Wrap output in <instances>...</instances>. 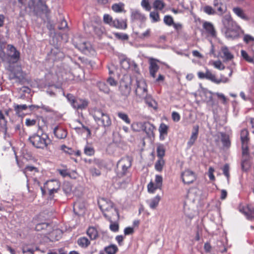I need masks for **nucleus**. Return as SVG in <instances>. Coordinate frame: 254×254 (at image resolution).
Segmentation results:
<instances>
[{
    "mask_svg": "<svg viewBox=\"0 0 254 254\" xmlns=\"http://www.w3.org/2000/svg\"><path fill=\"white\" fill-rule=\"evenodd\" d=\"M240 138L242 144H249L250 137L248 130L246 128L243 129L240 133Z\"/></svg>",
    "mask_w": 254,
    "mask_h": 254,
    "instance_id": "nucleus-24",
    "label": "nucleus"
},
{
    "mask_svg": "<svg viewBox=\"0 0 254 254\" xmlns=\"http://www.w3.org/2000/svg\"><path fill=\"white\" fill-rule=\"evenodd\" d=\"M221 52L223 54L222 58L226 61H230L234 58L233 55L231 53L228 48L226 47H222Z\"/></svg>",
    "mask_w": 254,
    "mask_h": 254,
    "instance_id": "nucleus-32",
    "label": "nucleus"
},
{
    "mask_svg": "<svg viewBox=\"0 0 254 254\" xmlns=\"http://www.w3.org/2000/svg\"><path fill=\"white\" fill-rule=\"evenodd\" d=\"M127 19H120L119 18L114 19V21L112 27L118 29L125 30L127 27Z\"/></svg>",
    "mask_w": 254,
    "mask_h": 254,
    "instance_id": "nucleus-20",
    "label": "nucleus"
},
{
    "mask_svg": "<svg viewBox=\"0 0 254 254\" xmlns=\"http://www.w3.org/2000/svg\"><path fill=\"white\" fill-rule=\"evenodd\" d=\"M51 225L50 224L46 222L38 223L36 224L35 229L37 231H41L45 233L47 230L51 229Z\"/></svg>",
    "mask_w": 254,
    "mask_h": 254,
    "instance_id": "nucleus-26",
    "label": "nucleus"
},
{
    "mask_svg": "<svg viewBox=\"0 0 254 254\" xmlns=\"http://www.w3.org/2000/svg\"><path fill=\"white\" fill-rule=\"evenodd\" d=\"M213 5L216 8L217 14L222 15L227 10L225 4L222 2V0H214Z\"/></svg>",
    "mask_w": 254,
    "mask_h": 254,
    "instance_id": "nucleus-21",
    "label": "nucleus"
},
{
    "mask_svg": "<svg viewBox=\"0 0 254 254\" xmlns=\"http://www.w3.org/2000/svg\"><path fill=\"white\" fill-rule=\"evenodd\" d=\"M229 170V164H225L222 168V171L223 174L227 177L228 180H229L230 178Z\"/></svg>",
    "mask_w": 254,
    "mask_h": 254,
    "instance_id": "nucleus-59",
    "label": "nucleus"
},
{
    "mask_svg": "<svg viewBox=\"0 0 254 254\" xmlns=\"http://www.w3.org/2000/svg\"><path fill=\"white\" fill-rule=\"evenodd\" d=\"M117 116L119 118L124 121L126 124H130V120L127 114L120 112L117 113Z\"/></svg>",
    "mask_w": 254,
    "mask_h": 254,
    "instance_id": "nucleus-47",
    "label": "nucleus"
},
{
    "mask_svg": "<svg viewBox=\"0 0 254 254\" xmlns=\"http://www.w3.org/2000/svg\"><path fill=\"white\" fill-rule=\"evenodd\" d=\"M135 93L139 98H143L147 94V85L144 80H136Z\"/></svg>",
    "mask_w": 254,
    "mask_h": 254,
    "instance_id": "nucleus-7",
    "label": "nucleus"
},
{
    "mask_svg": "<svg viewBox=\"0 0 254 254\" xmlns=\"http://www.w3.org/2000/svg\"><path fill=\"white\" fill-rule=\"evenodd\" d=\"M199 126L195 125L193 127L191 136L187 142V146L189 147L192 146L196 140L199 132Z\"/></svg>",
    "mask_w": 254,
    "mask_h": 254,
    "instance_id": "nucleus-17",
    "label": "nucleus"
},
{
    "mask_svg": "<svg viewBox=\"0 0 254 254\" xmlns=\"http://www.w3.org/2000/svg\"><path fill=\"white\" fill-rule=\"evenodd\" d=\"M165 165V161L164 158H158L154 165V168L156 171L161 172Z\"/></svg>",
    "mask_w": 254,
    "mask_h": 254,
    "instance_id": "nucleus-34",
    "label": "nucleus"
},
{
    "mask_svg": "<svg viewBox=\"0 0 254 254\" xmlns=\"http://www.w3.org/2000/svg\"><path fill=\"white\" fill-rule=\"evenodd\" d=\"M161 200V197L159 195H156L154 197L148 201L149 206L152 209H155L158 205Z\"/></svg>",
    "mask_w": 254,
    "mask_h": 254,
    "instance_id": "nucleus-33",
    "label": "nucleus"
},
{
    "mask_svg": "<svg viewBox=\"0 0 254 254\" xmlns=\"http://www.w3.org/2000/svg\"><path fill=\"white\" fill-rule=\"evenodd\" d=\"M150 17L153 22H158L160 20V16L157 12L152 11L150 13Z\"/></svg>",
    "mask_w": 254,
    "mask_h": 254,
    "instance_id": "nucleus-57",
    "label": "nucleus"
},
{
    "mask_svg": "<svg viewBox=\"0 0 254 254\" xmlns=\"http://www.w3.org/2000/svg\"><path fill=\"white\" fill-rule=\"evenodd\" d=\"M114 35L116 38L122 40H127L129 38L127 34L125 33H115Z\"/></svg>",
    "mask_w": 254,
    "mask_h": 254,
    "instance_id": "nucleus-54",
    "label": "nucleus"
},
{
    "mask_svg": "<svg viewBox=\"0 0 254 254\" xmlns=\"http://www.w3.org/2000/svg\"><path fill=\"white\" fill-rule=\"evenodd\" d=\"M111 224L110 225V229L111 231L114 232H117L119 231V225L118 222L116 221H113L112 222H110Z\"/></svg>",
    "mask_w": 254,
    "mask_h": 254,
    "instance_id": "nucleus-55",
    "label": "nucleus"
},
{
    "mask_svg": "<svg viewBox=\"0 0 254 254\" xmlns=\"http://www.w3.org/2000/svg\"><path fill=\"white\" fill-rule=\"evenodd\" d=\"M131 19L133 20L142 21L145 19V16L138 11H134L131 13Z\"/></svg>",
    "mask_w": 254,
    "mask_h": 254,
    "instance_id": "nucleus-37",
    "label": "nucleus"
},
{
    "mask_svg": "<svg viewBox=\"0 0 254 254\" xmlns=\"http://www.w3.org/2000/svg\"><path fill=\"white\" fill-rule=\"evenodd\" d=\"M158 130L160 140H164L168 135L169 126L162 123L160 125Z\"/></svg>",
    "mask_w": 254,
    "mask_h": 254,
    "instance_id": "nucleus-22",
    "label": "nucleus"
},
{
    "mask_svg": "<svg viewBox=\"0 0 254 254\" xmlns=\"http://www.w3.org/2000/svg\"><path fill=\"white\" fill-rule=\"evenodd\" d=\"M195 173L190 169H186L181 173V178L183 183L190 185L193 183L196 179Z\"/></svg>",
    "mask_w": 254,
    "mask_h": 254,
    "instance_id": "nucleus-8",
    "label": "nucleus"
},
{
    "mask_svg": "<svg viewBox=\"0 0 254 254\" xmlns=\"http://www.w3.org/2000/svg\"><path fill=\"white\" fill-rule=\"evenodd\" d=\"M212 64L214 66V67L219 70H223L225 68L224 65L222 64V62L220 61H214L213 62Z\"/></svg>",
    "mask_w": 254,
    "mask_h": 254,
    "instance_id": "nucleus-58",
    "label": "nucleus"
},
{
    "mask_svg": "<svg viewBox=\"0 0 254 254\" xmlns=\"http://www.w3.org/2000/svg\"><path fill=\"white\" fill-rule=\"evenodd\" d=\"M132 80L129 76H124L120 82L119 91L122 96L127 97L131 92Z\"/></svg>",
    "mask_w": 254,
    "mask_h": 254,
    "instance_id": "nucleus-4",
    "label": "nucleus"
},
{
    "mask_svg": "<svg viewBox=\"0 0 254 254\" xmlns=\"http://www.w3.org/2000/svg\"><path fill=\"white\" fill-rule=\"evenodd\" d=\"M221 140L224 147L229 148L231 146V141L229 135L224 132H220Z\"/></svg>",
    "mask_w": 254,
    "mask_h": 254,
    "instance_id": "nucleus-29",
    "label": "nucleus"
},
{
    "mask_svg": "<svg viewBox=\"0 0 254 254\" xmlns=\"http://www.w3.org/2000/svg\"><path fill=\"white\" fill-rule=\"evenodd\" d=\"M241 55L243 58L247 62L251 63L253 62V59L250 57L248 53L244 50L241 51Z\"/></svg>",
    "mask_w": 254,
    "mask_h": 254,
    "instance_id": "nucleus-60",
    "label": "nucleus"
},
{
    "mask_svg": "<svg viewBox=\"0 0 254 254\" xmlns=\"http://www.w3.org/2000/svg\"><path fill=\"white\" fill-rule=\"evenodd\" d=\"M197 76L199 79H206L217 84H219L221 83H225L228 82L229 80L228 77H225L222 74L220 75V78H217L216 75L207 68H206L205 73L202 71H198L197 72Z\"/></svg>",
    "mask_w": 254,
    "mask_h": 254,
    "instance_id": "nucleus-3",
    "label": "nucleus"
},
{
    "mask_svg": "<svg viewBox=\"0 0 254 254\" xmlns=\"http://www.w3.org/2000/svg\"><path fill=\"white\" fill-rule=\"evenodd\" d=\"M159 61L151 59L149 61V71L150 75L153 78H155L156 77V73L159 69V65L157 63Z\"/></svg>",
    "mask_w": 254,
    "mask_h": 254,
    "instance_id": "nucleus-14",
    "label": "nucleus"
},
{
    "mask_svg": "<svg viewBox=\"0 0 254 254\" xmlns=\"http://www.w3.org/2000/svg\"><path fill=\"white\" fill-rule=\"evenodd\" d=\"M6 120L1 110H0V126L1 127L6 129Z\"/></svg>",
    "mask_w": 254,
    "mask_h": 254,
    "instance_id": "nucleus-48",
    "label": "nucleus"
},
{
    "mask_svg": "<svg viewBox=\"0 0 254 254\" xmlns=\"http://www.w3.org/2000/svg\"><path fill=\"white\" fill-rule=\"evenodd\" d=\"M222 21L224 25L228 29H233L236 25L235 22L230 15H226L224 17Z\"/></svg>",
    "mask_w": 254,
    "mask_h": 254,
    "instance_id": "nucleus-23",
    "label": "nucleus"
},
{
    "mask_svg": "<svg viewBox=\"0 0 254 254\" xmlns=\"http://www.w3.org/2000/svg\"><path fill=\"white\" fill-rule=\"evenodd\" d=\"M121 67L125 70H127L130 67V63L127 59H123L120 62Z\"/></svg>",
    "mask_w": 254,
    "mask_h": 254,
    "instance_id": "nucleus-51",
    "label": "nucleus"
},
{
    "mask_svg": "<svg viewBox=\"0 0 254 254\" xmlns=\"http://www.w3.org/2000/svg\"><path fill=\"white\" fill-rule=\"evenodd\" d=\"M84 152L87 155L92 156L94 154L95 150L92 147L87 145L84 148Z\"/></svg>",
    "mask_w": 254,
    "mask_h": 254,
    "instance_id": "nucleus-52",
    "label": "nucleus"
},
{
    "mask_svg": "<svg viewBox=\"0 0 254 254\" xmlns=\"http://www.w3.org/2000/svg\"><path fill=\"white\" fill-rule=\"evenodd\" d=\"M203 11L208 15H214L216 14V10L210 5H205L202 8Z\"/></svg>",
    "mask_w": 254,
    "mask_h": 254,
    "instance_id": "nucleus-42",
    "label": "nucleus"
},
{
    "mask_svg": "<svg viewBox=\"0 0 254 254\" xmlns=\"http://www.w3.org/2000/svg\"><path fill=\"white\" fill-rule=\"evenodd\" d=\"M112 10L116 13H122L126 12L125 10V4L123 2L114 3L111 7Z\"/></svg>",
    "mask_w": 254,
    "mask_h": 254,
    "instance_id": "nucleus-28",
    "label": "nucleus"
},
{
    "mask_svg": "<svg viewBox=\"0 0 254 254\" xmlns=\"http://www.w3.org/2000/svg\"><path fill=\"white\" fill-rule=\"evenodd\" d=\"M153 5L155 9L161 10L164 8L165 4L161 0H155L153 2Z\"/></svg>",
    "mask_w": 254,
    "mask_h": 254,
    "instance_id": "nucleus-46",
    "label": "nucleus"
},
{
    "mask_svg": "<svg viewBox=\"0 0 254 254\" xmlns=\"http://www.w3.org/2000/svg\"><path fill=\"white\" fill-rule=\"evenodd\" d=\"M143 123L142 122H135L131 125V128L134 131H140L142 130Z\"/></svg>",
    "mask_w": 254,
    "mask_h": 254,
    "instance_id": "nucleus-45",
    "label": "nucleus"
},
{
    "mask_svg": "<svg viewBox=\"0 0 254 254\" xmlns=\"http://www.w3.org/2000/svg\"><path fill=\"white\" fill-rule=\"evenodd\" d=\"M118 251V248L115 245H111L105 248V252L107 254H116Z\"/></svg>",
    "mask_w": 254,
    "mask_h": 254,
    "instance_id": "nucleus-40",
    "label": "nucleus"
},
{
    "mask_svg": "<svg viewBox=\"0 0 254 254\" xmlns=\"http://www.w3.org/2000/svg\"><path fill=\"white\" fill-rule=\"evenodd\" d=\"M104 216L110 222L118 221L119 219V213L116 207L111 208L108 211L102 212Z\"/></svg>",
    "mask_w": 254,
    "mask_h": 254,
    "instance_id": "nucleus-12",
    "label": "nucleus"
},
{
    "mask_svg": "<svg viewBox=\"0 0 254 254\" xmlns=\"http://www.w3.org/2000/svg\"><path fill=\"white\" fill-rule=\"evenodd\" d=\"M37 168L31 166H26L24 169L23 170V173L26 176V177H28L29 176L31 175L30 172H38Z\"/></svg>",
    "mask_w": 254,
    "mask_h": 254,
    "instance_id": "nucleus-44",
    "label": "nucleus"
},
{
    "mask_svg": "<svg viewBox=\"0 0 254 254\" xmlns=\"http://www.w3.org/2000/svg\"><path fill=\"white\" fill-rule=\"evenodd\" d=\"M80 51L88 56H93L95 53V51L89 42H83L80 44Z\"/></svg>",
    "mask_w": 254,
    "mask_h": 254,
    "instance_id": "nucleus-15",
    "label": "nucleus"
},
{
    "mask_svg": "<svg viewBox=\"0 0 254 254\" xmlns=\"http://www.w3.org/2000/svg\"><path fill=\"white\" fill-rule=\"evenodd\" d=\"M92 115L97 123L100 122L101 126L104 128L109 127L112 125L111 119L106 113H105L100 109L95 108L92 111Z\"/></svg>",
    "mask_w": 254,
    "mask_h": 254,
    "instance_id": "nucleus-2",
    "label": "nucleus"
},
{
    "mask_svg": "<svg viewBox=\"0 0 254 254\" xmlns=\"http://www.w3.org/2000/svg\"><path fill=\"white\" fill-rule=\"evenodd\" d=\"M132 159L131 157L126 156L122 157L118 162L117 165L121 168V171L118 173L119 177L126 175L128 170L132 165Z\"/></svg>",
    "mask_w": 254,
    "mask_h": 254,
    "instance_id": "nucleus-5",
    "label": "nucleus"
},
{
    "mask_svg": "<svg viewBox=\"0 0 254 254\" xmlns=\"http://www.w3.org/2000/svg\"><path fill=\"white\" fill-rule=\"evenodd\" d=\"M37 120L36 119H31L27 118L25 120V125L27 127L33 126L36 124Z\"/></svg>",
    "mask_w": 254,
    "mask_h": 254,
    "instance_id": "nucleus-62",
    "label": "nucleus"
},
{
    "mask_svg": "<svg viewBox=\"0 0 254 254\" xmlns=\"http://www.w3.org/2000/svg\"><path fill=\"white\" fill-rule=\"evenodd\" d=\"M80 134L82 135L85 136L86 138H88L91 137V131L90 129L84 126V125H82V127H80Z\"/></svg>",
    "mask_w": 254,
    "mask_h": 254,
    "instance_id": "nucleus-41",
    "label": "nucleus"
},
{
    "mask_svg": "<svg viewBox=\"0 0 254 254\" xmlns=\"http://www.w3.org/2000/svg\"><path fill=\"white\" fill-rule=\"evenodd\" d=\"M215 95L217 96V97L220 99L222 101V103L224 105H226L227 104L228 101V99L225 97V96L220 93H215Z\"/></svg>",
    "mask_w": 254,
    "mask_h": 254,
    "instance_id": "nucleus-56",
    "label": "nucleus"
},
{
    "mask_svg": "<svg viewBox=\"0 0 254 254\" xmlns=\"http://www.w3.org/2000/svg\"><path fill=\"white\" fill-rule=\"evenodd\" d=\"M67 98L68 100L70 102L71 104L73 107V108L78 109L79 108V105L78 104L77 102L75 100L74 96H73L71 94H68L67 95Z\"/></svg>",
    "mask_w": 254,
    "mask_h": 254,
    "instance_id": "nucleus-49",
    "label": "nucleus"
},
{
    "mask_svg": "<svg viewBox=\"0 0 254 254\" xmlns=\"http://www.w3.org/2000/svg\"><path fill=\"white\" fill-rule=\"evenodd\" d=\"M166 148L164 144H159L156 148L157 156L158 158H163L165 155Z\"/></svg>",
    "mask_w": 254,
    "mask_h": 254,
    "instance_id": "nucleus-35",
    "label": "nucleus"
},
{
    "mask_svg": "<svg viewBox=\"0 0 254 254\" xmlns=\"http://www.w3.org/2000/svg\"><path fill=\"white\" fill-rule=\"evenodd\" d=\"M14 109L15 111L16 114L19 116H21V113L23 110H26L28 107L26 105H14Z\"/></svg>",
    "mask_w": 254,
    "mask_h": 254,
    "instance_id": "nucleus-39",
    "label": "nucleus"
},
{
    "mask_svg": "<svg viewBox=\"0 0 254 254\" xmlns=\"http://www.w3.org/2000/svg\"><path fill=\"white\" fill-rule=\"evenodd\" d=\"M98 87L99 90L105 93H109L110 89L108 85L104 82H99L97 83Z\"/></svg>",
    "mask_w": 254,
    "mask_h": 254,
    "instance_id": "nucleus-43",
    "label": "nucleus"
},
{
    "mask_svg": "<svg viewBox=\"0 0 254 254\" xmlns=\"http://www.w3.org/2000/svg\"><path fill=\"white\" fill-rule=\"evenodd\" d=\"M204 94L206 97V103L209 106L213 107L215 105V101L213 97V95H215V93H213L210 91H206Z\"/></svg>",
    "mask_w": 254,
    "mask_h": 254,
    "instance_id": "nucleus-30",
    "label": "nucleus"
},
{
    "mask_svg": "<svg viewBox=\"0 0 254 254\" xmlns=\"http://www.w3.org/2000/svg\"><path fill=\"white\" fill-rule=\"evenodd\" d=\"M53 132L55 136L59 139H63L67 135L66 130L61 126H57L53 128Z\"/></svg>",
    "mask_w": 254,
    "mask_h": 254,
    "instance_id": "nucleus-19",
    "label": "nucleus"
},
{
    "mask_svg": "<svg viewBox=\"0 0 254 254\" xmlns=\"http://www.w3.org/2000/svg\"><path fill=\"white\" fill-rule=\"evenodd\" d=\"M143 98L144 99L145 103L149 107L152 108L155 110L157 109V103L152 98L151 96L148 95L147 94L146 96Z\"/></svg>",
    "mask_w": 254,
    "mask_h": 254,
    "instance_id": "nucleus-27",
    "label": "nucleus"
},
{
    "mask_svg": "<svg viewBox=\"0 0 254 254\" xmlns=\"http://www.w3.org/2000/svg\"><path fill=\"white\" fill-rule=\"evenodd\" d=\"M163 178L161 175L155 176V183L151 181L147 185L148 191L149 193H153L157 189L161 190L162 187Z\"/></svg>",
    "mask_w": 254,
    "mask_h": 254,
    "instance_id": "nucleus-9",
    "label": "nucleus"
},
{
    "mask_svg": "<svg viewBox=\"0 0 254 254\" xmlns=\"http://www.w3.org/2000/svg\"><path fill=\"white\" fill-rule=\"evenodd\" d=\"M8 70L10 71V76L11 79L18 78L22 77V71L20 65L12 63H9Z\"/></svg>",
    "mask_w": 254,
    "mask_h": 254,
    "instance_id": "nucleus-10",
    "label": "nucleus"
},
{
    "mask_svg": "<svg viewBox=\"0 0 254 254\" xmlns=\"http://www.w3.org/2000/svg\"><path fill=\"white\" fill-rule=\"evenodd\" d=\"M142 130H143L149 137L154 136L155 126L148 122H143Z\"/></svg>",
    "mask_w": 254,
    "mask_h": 254,
    "instance_id": "nucleus-18",
    "label": "nucleus"
},
{
    "mask_svg": "<svg viewBox=\"0 0 254 254\" xmlns=\"http://www.w3.org/2000/svg\"><path fill=\"white\" fill-rule=\"evenodd\" d=\"M90 244V241L86 237L80 238V247L82 248H87Z\"/></svg>",
    "mask_w": 254,
    "mask_h": 254,
    "instance_id": "nucleus-53",
    "label": "nucleus"
},
{
    "mask_svg": "<svg viewBox=\"0 0 254 254\" xmlns=\"http://www.w3.org/2000/svg\"><path fill=\"white\" fill-rule=\"evenodd\" d=\"M98 203L102 212L106 210L108 211L111 209V208L115 207L112 201L105 198H101L98 200Z\"/></svg>",
    "mask_w": 254,
    "mask_h": 254,
    "instance_id": "nucleus-13",
    "label": "nucleus"
},
{
    "mask_svg": "<svg viewBox=\"0 0 254 254\" xmlns=\"http://www.w3.org/2000/svg\"><path fill=\"white\" fill-rule=\"evenodd\" d=\"M103 20L105 24L109 25L110 26L112 27L114 19L113 17L107 13L103 15Z\"/></svg>",
    "mask_w": 254,
    "mask_h": 254,
    "instance_id": "nucleus-38",
    "label": "nucleus"
},
{
    "mask_svg": "<svg viewBox=\"0 0 254 254\" xmlns=\"http://www.w3.org/2000/svg\"><path fill=\"white\" fill-rule=\"evenodd\" d=\"M9 63H16L20 59V52L12 45H7Z\"/></svg>",
    "mask_w": 254,
    "mask_h": 254,
    "instance_id": "nucleus-11",
    "label": "nucleus"
},
{
    "mask_svg": "<svg viewBox=\"0 0 254 254\" xmlns=\"http://www.w3.org/2000/svg\"><path fill=\"white\" fill-rule=\"evenodd\" d=\"M60 188V182L56 180H51L47 181L44 186V188H41L43 193L44 192V190L46 189L49 191L50 195H53L54 193L57 192Z\"/></svg>",
    "mask_w": 254,
    "mask_h": 254,
    "instance_id": "nucleus-6",
    "label": "nucleus"
},
{
    "mask_svg": "<svg viewBox=\"0 0 254 254\" xmlns=\"http://www.w3.org/2000/svg\"><path fill=\"white\" fill-rule=\"evenodd\" d=\"M173 27L175 29L176 32L179 34L181 33L183 29V25L180 23H175L173 25Z\"/></svg>",
    "mask_w": 254,
    "mask_h": 254,
    "instance_id": "nucleus-61",
    "label": "nucleus"
},
{
    "mask_svg": "<svg viewBox=\"0 0 254 254\" xmlns=\"http://www.w3.org/2000/svg\"><path fill=\"white\" fill-rule=\"evenodd\" d=\"M206 33L212 38H216L217 33L213 25L210 22L205 21L202 24Z\"/></svg>",
    "mask_w": 254,
    "mask_h": 254,
    "instance_id": "nucleus-16",
    "label": "nucleus"
},
{
    "mask_svg": "<svg viewBox=\"0 0 254 254\" xmlns=\"http://www.w3.org/2000/svg\"><path fill=\"white\" fill-rule=\"evenodd\" d=\"M66 28H67V23L65 19H63L59 23L58 29L62 30Z\"/></svg>",
    "mask_w": 254,
    "mask_h": 254,
    "instance_id": "nucleus-63",
    "label": "nucleus"
},
{
    "mask_svg": "<svg viewBox=\"0 0 254 254\" xmlns=\"http://www.w3.org/2000/svg\"><path fill=\"white\" fill-rule=\"evenodd\" d=\"M62 232L60 229L53 230L49 233V238L51 241L59 240L62 236Z\"/></svg>",
    "mask_w": 254,
    "mask_h": 254,
    "instance_id": "nucleus-25",
    "label": "nucleus"
},
{
    "mask_svg": "<svg viewBox=\"0 0 254 254\" xmlns=\"http://www.w3.org/2000/svg\"><path fill=\"white\" fill-rule=\"evenodd\" d=\"M142 6L147 11H150L151 9V7L148 1V0H142L141 1Z\"/></svg>",
    "mask_w": 254,
    "mask_h": 254,
    "instance_id": "nucleus-64",
    "label": "nucleus"
},
{
    "mask_svg": "<svg viewBox=\"0 0 254 254\" xmlns=\"http://www.w3.org/2000/svg\"><path fill=\"white\" fill-rule=\"evenodd\" d=\"M233 11L235 14H236L238 16H239L241 18L244 20L248 19V17L245 14L244 10L242 8L238 7H234L233 8Z\"/></svg>",
    "mask_w": 254,
    "mask_h": 254,
    "instance_id": "nucleus-36",
    "label": "nucleus"
},
{
    "mask_svg": "<svg viewBox=\"0 0 254 254\" xmlns=\"http://www.w3.org/2000/svg\"><path fill=\"white\" fill-rule=\"evenodd\" d=\"M164 22L169 26L173 25L175 23L173 17L168 15L164 17Z\"/></svg>",
    "mask_w": 254,
    "mask_h": 254,
    "instance_id": "nucleus-50",
    "label": "nucleus"
},
{
    "mask_svg": "<svg viewBox=\"0 0 254 254\" xmlns=\"http://www.w3.org/2000/svg\"><path fill=\"white\" fill-rule=\"evenodd\" d=\"M86 233L91 240H95L98 236V233L94 227H89L86 231Z\"/></svg>",
    "mask_w": 254,
    "mask_h": 254,
    "instance_id": "nucleus-31",
    "label": "nucleus"
},
{
    "mask_svg": "<svg viewBox=\"0 0 254 254\" xmlns=\"http://www.w3.org/2000/svg\"><path fill=\"white\" fill-rule=\"evenodd\" d=\"M28 139L34 147L42 149L47 148L51 142L48 135L43 133L41 135L34 133L29 136Z\"/></svg>",
    "mask_w": 254,
    "mask_h": 254,
    "instance_id": "nucleus-1",
    "label": "nucleus"
}]
</instances>
